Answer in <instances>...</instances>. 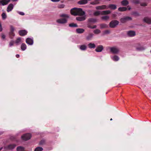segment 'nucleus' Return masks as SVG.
<instances>
[{
  "label": "nucleus",
  "instance_id": "obj_1",
  "mask_svg": "<svg viewBox=\"0 0 151 151\" xmlns=\"http://www.w3.org/2000/svg\"><path fill=\"white\" fill-rule=\"evenodd\" d=\"M71 14L74 16H80L76 18L77 21H82L85 20L86 19V15L85 12L83 11L82 9L80 8H74L70 10Z\"/></svg>",
  "mask_w": 151,
  "mask_h": 151
},
{
  "label": "nucleus",
  "instance_id": "obj_2",
  "mask_svg": "<svg viewBox=\"0 0 151 151\" xmlns=\"http://www.w3.org/2000/svg\"><path fill=\"white\" fill-rule=\"evenodd\" d=\"M31 137V134L29 133L24 134L22 135L21 138L24 141H27L30 139Z\"/></svg>",
  "mask_w": 151,
  "mask_h": 151
},
{
  "label": "nucleus",
  "instance_id": "obj_3",
  "mask_svg": "<svg viewBox=\"0 0 151 151\" xmlns=\"http://www.w3.org/2000/svg\"><path fill=\"white\" fill-rule=\"evenodd\" d=\"M119 23L118 21L114 20L111 21L109 23V26L111 28L115 27Z\"/></svg>",
  "mask_w": 151,
  "mask_h": 151
},
{
  "label": "nucleus",
  "instance_id": "obj_4",
  "mask_svg": "<svg viewBox=\"0 0 151 151\" xmlns=\"http://www.w3.org/2000/svg\"><path fill=\"white\" fill-rule=\"evenodd\" d=\"M16 146V145L14 144L9 145L4 147V149L6 150H12L14 149Z\"/></svg>",
  "mask_w": 151,
  "mask_h": 151
},
{
  "label": "nucleus",
  "instance_id": "obj_5",
  "mask_svg": "<svg viewBox=\"0 0 151 151\" xmlns=\"http://www.w3.org/2000/svg\"><path fill=\"white\" fill-rule=\"evenodd\" d=\"M56 22L60 24H65L67 22V19L65 18H60L57 20Z\"/></svg>",
  "mask_w": 151,
  "mask_h": 151
},
{
  "label": "nucleus",
  "instance_id": "obj_6",
  "mask_svg": "<svg viewBox=\"0 0 151 151\" xmlns=\"http://www.w3.org/2000/svg\"><path fill=\"white\" fill-rule=\"evenodd\" d=\"M110 51L113 54H117L119 52L118 49L115 47H110Z\"/></svg>",
  "mask_w": 151,
  "mask_h": 151
},
{
  "label": "nucleus",
  "instance_id": "obj_7",
  "mask_svg": "<svg viewBox=\"0 0 151 151\" xmlns=\"http://www.w3.org/2000/svg\"><path fill=\"white\" fill-rule=\"evenodd\" d=\"M27 44L29 45H32L33 43V38H27L26 41Z\"/></svg>",
  "mask_w": 151,
  "mask_h": 151
},
{
  "label": "nucleus",
  "instance_id": "obj_8",
  "mask_svg": "<svg viewBox=\"0 0 151 151\" xmlns=\"http://www.w3.org/2000/svg\"><path fill=\"white\" fill-rule=\"evenodd\" d=\"M14 7V5L12 4H10L7 7L6 11L7 12H9L11 11L13 9Z\"/></svg>",
  "mask_w": 151,
  "mask_h": 151
},
{
  "label": "nucleus",
  "instance_id": "obj_9",
  "mask_svg": "<svg viewBox=\"0 0 151 151\" xmlns=\"http://www.w3.org/2000/svg\"><path fill=\"white\" fill-rule=\"evenodd\" d=\"M132 18L130 17H126L124 18H122L121 19V22L122 23H124L127 21L129 20H131Z\"/></svg>",
  "mask_w": 151,
  "mask_h": 151
},
{
  "label": "nucleus",
  "instance_id": "obj_10",
  "mask_svg": "<svg viewBox=\"0 0 151 151\" xmlns=\"http://www.w3.org/2000/svg\"><path fill=\"white\" fill-rule=\"evenodd\" d=\"M109 8L113 10H115L116 9V6L115 4H109L108 6H106V9Z\"/></svg>",
  "mask_w": 151,
  "mask_h": 151
},
{
  "label": "nucleus",
  "instance_id": "obj_11",
  "mask_svg": "<svg viewBox=\"0 0 151 151\" xmlns=\"http://www.w3.org/2000/svg\"><path fill=\"white\" fill-rule=\"evenodd\" d=\"M10 0H1L0 1V4L2 6H4L7 4L10 1Z\"/></svg>",
  "mask_w": 151,
  "mask_h": 151
},
{
  "label": "nucleus",
  "instance_id": "obj_12",
  "mask_svg": "<svg viewBox=\"0 0 151 151\" xmlns=\"http://www.w3.org/2000/svg\"><path fill=\"white\" fill-rule=\"evenodd\" d=\"M104 49L102 45L98 46L95 49V51L97 52H100L102 51Z\"/></svg>",
  "mask_w": 151,
  "mask_h": 151
},
{
  "label": "nucleus",
  "instance_id": "obj_13",
  "mask_svg": "<svg viewBox=\"0 0 151 151\" xmlns=\"http://www.w3.org/2000/svg\"><path fill=\"white\" fill-rule=\"evenodd\" d=\"M96 9L97 10H103L106 9V6L105 5L98 6L96 7Z\"/></svg>",
  "mask_w": 151,
  "mask_h": 151
},
{
  "label": "nucleus",
  "instance_id": "obj_14",
  "mask_svg": "<svg viewBox=\"0 0 151 151\" xmlns=\"http://www.w3.org/2000/svg\"><path fill=\"white\" fill-rule=\"evenodd\" d=\"M19 33L20 35L24 36L27 34V31L25 30H22L19 31Z\"/></svg>",
  "mask_w": 151,
  "mask_h": 151
},
{
  "label": "nucleus",
  "instance_id": "obj_15",
  "mask_svg": "<svg viewBox=\"0 0 151 151\" xmlns=\"http://www.w3.org/2000/svg\"><path fill=\"white\" fill-rule=\"evenodd\" d=\"M127 34L129 37H133L135 35V32L133 31H130L127 32Z\"/></svg>",
  "mask_w": 151,
  "mask_h": 151
},
{
  "label": "nucleus",
  "instance_id": "obj_16",
  "mask_svg": "<svg viewBox=\"0 0 151 151\" xmlns=\"http://www.w3.org/2000/svg\"><path fill=\"white\" fill-rule=\"evenodd\" d=\"M78 47L82 51L86 50L87 48L86 46L85 45H79Z\"/></svg>",
  "mask_w": 151,
  "mask_h": 151
},
{
  "label": "nucleus",
  "instance_id": "obj_17",
  "mask_svg": "<svg viewBox=\"0 0 151 151\" xmlns=\"http://www.w3.org/2000/svg\"><path fill=\"white\" fill-rule=\"evenodd\" d=\"M143 21L144 22L149 24L151 23V18L147 17H145L144 18Z\"/></svg>",
  "mask_w": 151,
  "mask_h": 151
},
{
  "label": "nucleus",
  "instance_id": "obj_18",
  "mask_svg": "<svg viewBox=\"0 0 151 151\" xmlns=\"http://www.w3.org/2000/svg\"><path fill=\"white\" fill-rule=\"evenodd\" d=\"M10 35L13 36H14V34L13 32L14 30V28L12 26H10Z\"/></svg>",
  "mask_w": 151,
  "mask_h": 151
},
{
  "label": "nucleus",
  "instance_id": "obj_19",
  "mask_svg": "<svg viewBox=\"0 0 151 151\" xmlns=\"http://www.w3.org/2000/svg\"><path fill=\"white\" fill-rule=\"evenodd\" d=\"M88 22L89 23H95L97 21V20L96 19L93 18H90L88 19Z\"/></svg>",
  "mask_w": 151,
  "mask_h": 151
},
{
  "label": "nucleus",
  "instance_id": "obj_20",
  "mask_svg": "<svg viewBox=\"0 0 151 151\" xmlns=\"http://www.w3.org/2000/svg\"><path fill=\"white\" fill-rule=\"evenodd\" d=\"M87 3L86 0H81L78 2V4L80 5L85 4Z\"/></svg>",
  "mask_w": 151,
  "mask_h": 151
},
{
  "label": "nucleus",
  "instance_id": "obj_21",
  "mask_svg": "<svg viewBox=\"0 0 151 151\" xmlns=\"http://www.w3.org/2000/svg\"><path fill=\"white\" fill-rule=\"evenodd\" d=\"M16 150L17 151H24L25 148L22 146H19L17 147Z\"/></svg>",
  "mask_w": 151,
  "mask_h": 151
},
{
  "label": "nucleus",
  "instance_id": "obj_22",
  "mask_svg": "<svg viewBox=\"0 0 151 151\" xmlns=\"http://www.w3.org/2000/svg\"><path fill=\"white\" fill-rule=\"evenodd\" d=\"M88 46L89 48L90 49L94 48L96 47V45L94 43H89L88 45Z\"/></svg>",
  "mask_w": 151,
  "mask_h": 151
},
{
  "label": "nucleus",
  "instance_id": "obj_23",
  "mask_svg": "<svg viewBox=\"0 0 151 151\" xmlns=\"http://www.w3.org/2000/svg\"><path fill=\"white\" fill-rule=\"evenodd\" d=\"M60 16L61 17L64 18H63L66 19H67L69 17V16L68 14H61Z\"/></svg>",
  "mask_w": 151,
  "mask_h": 151
},
{
  "label": "nucleus",
  "instance_id": "obj_24",
  "mask_svg": "<svg viewBox=\"0 0 151 151\" xmlns=\"http://www.w3.org/2000/svg\"><path fill=\"white\" fill-rule=\"evenodd\" d=\"M111 13V11L110 10L103 11L101 12V15H106L110 14Z\"/></svg>",
  "mask_w": 151,
  "mask_h": 151
},
{
  "label": "nucleus",
  "instance_id": "obj_25",
  "mask_svg": "<svg viewBox=\"0 0 151 151\" xmlns=\"http://www.w3.org/2000/svg\"><path fill=\"white\" fill-rule=\"evenodd\" d=\"M85 31L84 29L81 28H78L76 29V32L78 33L81 34L83 33Z\"/></svg>",
  "mask_w": 151,
  "mask_h": 151
},
{
  "label": "nucleus",
  "instance_id": "obj_26",
  "mask_svg": "<svg viewBox=\"0 0 151 151\" xmlns=\"http://www.w3.org/2000/svg\"><path fill=\"white\" fill-rule=\"evenodd\" d=\"M93 36V34H90L86 37V39L87 40H91Z\"/></svg>",
  "mask_w": 151,
  "mask_h": 151
},
{
  "label": "nucleus",
  "instance_id": "obj_27",
  "mask_svg": "<svg viewBox=\"0 0 151 151\" xmlns=\"http://www.w3.org/2000/svg\"><path fill=\"white\" fill-rule=\"evenodd\" d=\"M121 3L122 5L126 6L129 4V2L127 0H124L121 2Z\"/></svg>",
  "mask_w": 151,
  "mask_h": 151
},
{
  "label": "nucleus",
  "instance_id": "obj_28",
  "mask_svg": "<svg viewBox=\"0 0 151 151\" xmlns=\"http://www.w3.org/2000/svg\"><path fill=\"white\" fill-rule=\"evenodd\" d=\"M112 59L115 61H118L119 59V57L117 55H115L114 56L111 57Z\"/></svg>",
  "mask_w": 151,
  "mask_h": 151
},
{
  "label": "nucleus",
  "instance_id": "obj_29",
  "mask_svg": "<svg viewBox=\"0 0 151 151\" xmlns=\"http://www.w3.org/2000/svg\"><path fill=\"white\" fill-rule=\"evenodd\" d=\"M21 49L22 50H25L27 48V46L24 43H22L21 47Z\"/></svg>",
  "mask_w": 151,
  "mask_h": 151
},
{
  "label": "nucleus",
  "instance_id": "obj_30",
  "mask_svg": "<svg viewBox=\"0 0 151 151\" xmlns=\"http://www.w3.org/2000/svg\"><path fill=\"white\" fill-rule=\"evenodd\" d=\"M127 8L126 7H120L118 9L119 11L120 12H123L127 10Z\"/></svg>",
  "mask_w": 151,
  "mask_h": 151
},
{
  "label": "nucleus",
  "instance_id": "obj_31",
  "mask_svg": "<svg viewBox=\"0 0 151 151\" xmlns=\"http://www.w3.org/2000/svg\"><path fill=\"white\" fill-rule=\"evenodd\" d=\"M101 12L99 11H97L95 12L93 14L94 16H97L101 14Z\"/></svg>",
  "mask_w": 151,
  "mask_h": 151
},
{
  "label": "nucleus",
  "instance_id": "obj_32",
  "mask_svg": "<svg viewBox=\"0 0 151 151\" xmlns=\"http://www.w3.org/2000/svg\"><path fill=\"white\" fill-rule=\"evenodd\" d=\"M101 29L106 28L108 27V25L105 24H101L100 25Z\"/></svg>",
  "mask_w": 151,
  "mask_h": 151
},
{
  "label": "nucleus",
  "instance_id": "obj_33",
  "mask_svg": "<svg viewBox=\"0 0 151 151\" xmlns=\"http://www.w3.org/2000/svg\"><path fill=\"white\" fill-rule=\"evenodd\" d=\"M21 42V38L20 37H18L16 40L15 43L17 45H18Z\"/></svg>",
  "mask_w": 151,
  "mask_h": 151
},
{
  "label": "nucleus",
  "instance_id": "obj_34",
  "mask_svg": "<svg viewBox=\"0 0 151 151\" xmlns=\"http://www.w3.org/2000/svg\"><path fill=\"white\" fill-rule=\"evenodd\" d=\"M109 17L108 16H103L101 17V19L104 20H107L109 19Z\"/></svg>",
  "mask_w": 151,
  "mask_h": 151
},
{
  "label": "nucleus",
  "instance_id": "obj_35",
  "mask_svg": "<svg viewBox=\"0 0 151 151\" xmlns=\"http://www.w3.org/2000/svg\"><path fill=\"white\" fill-rule=\"evenodd\" d=\"M69 27H78V25L76 24L72 23L69 24Z\"/></svg>",
  "mask_w": 151,
  "mask_h": 151
},
{
  "label": "nucleus",
  "instance_id": "obj_36",
  "mask_svg": "<svg viewBox=\"0 0 151 151\" xmlns=\"http://www.w3.org/2000/svg\"><path fill=\"white\" fill-rule=\"evenodd\" d=\"M43 150V149L42 147H38L35 149L34 151H42Z\"/></svg>",
  "mask_w": 151,
  "mask_h": 151
},
{
  "label": "nucleus",
  "instance_id": "obj_37",
  "mask_svg": "<svg viewBox=\"0 0 151 151\" xmlns=\"http://www.w3.org/2000/svg\"><path fill=\"white\" fill-rule=\"evenodd\" d=\"M145 48L143 47H138L137 48V50L138 51H142L145 50Z\"/></svg>",
  "mask_w": 151,
  "mask_h": 151
},
{
  "label": "nucleus",
  "instance_id": "obj_38",
  "mask_svg": "<svg viewBox=\"0 0 151 151\" xmlns=\"http://www.w3.org/2000/svg\"><path fill=\"white\" fill-rule=\"evenodd\" d=\"M93 32L95 34H98L101 32V31L98 29H96L93 31Z\"/></svg>",
  "mask_w": 151,
  "mask_h": 151
},
{
  "label": "nucleus",
  "instance_id": "obj_39",
  "mask_svg": "<svg viewBox=\"0 0 151 151\" xmlns=\"http://www.w3.org/2000/svg\"><path fill=\"white\" fill-rule=\"evenodd\" d=\"M2 18L3 19H5L6 18V15L5 13L3 12L1 15Z\"/></svg>",
  "mask_w": 151,
  "mask_h": 151
},
{
  "label": "nucleus",
  "instance_id": "obj_40",
  "mask_svg": "<svg viewBox=\"0 0 151 151\" xmlns=\"http://www.w3.org/2000/svg\"><path fill=\"white\" fill-rule=\"evenodd\" d=\"M65 5L63 4H61L58 5V7L59 8H63L64 7Z\"/></svg>",
  "mask_w": 151,
  "mask_h": 151
},
{
  "label": "nucleus",
  "instance_id": "obj_41",
  "mask_svg": "<svg viewBox=\"0 0 151 151\" xmlns=\"http://www.w3.org/2000/svg\"><path fill=\"white\" fill-rule=\"evenodd\" d=\"M99 4V2L97 1H94L91 2L90 3V4L92 5H96L98 4Z\"/></svg>",
  "mask_w": 151,
  "mask_h": 151
},
{
  "label": "nucleus",
  "instance_id": "obj_42",
  "mask_svg": "<svg viewBox=\"0 0 151 151\" xmlns=\"http://www.w3.org/2000/svg\"><path fill=\"white\" fill-rule=\"evenodd\" d=\"M110 32L109 30H106L103 32L104 35H106L109 34Z\"/></svg>",
  "mask_w": 151,
  "mask_h": 151
},
{
  "label": "nucleus",
  "instance_id": "obj_43",
  "mask_svg": "<svg viewBox=\"0 0 151 151\" xmlns=\"http://www.w3.org/2000/svg\"><path fill=\"white\" fill-rule=\"evenodd\" d=\"M132 3L136 4H138L139 3V1L138 0H133Z\"/></svg>",
  "mask_w": 151,
  "mask_h": 151
},
{
  "label": "nucleus",
  "instance_id": "obj_44",
  "mask_svg": "<svg viewBox=\"0 0 151 151\" xmlns=\"http://www.w3.org/2000/svg\"><path fill=\"white\" fill-rule=\"evenodd\" d=\"M17 12L19 14L23 16L25 14L23 12L17 11Z\"/></svg>",
  "mask_w": 151,
  "mask_h": 151
},
{
  "label": "nucleus",
  "instance_id": "obj_45",
  "mask_svg": "<svg viewBox=\"0 0 151 151\" xmlns=\"http://www.w3.org/2000/svg\"><path fill=\"white\" fill-rule=\"evenodd\" d=\"M14 41H11L9 43V47H11V46H12L14 45Z\"/></svg>",
  "mask_w": 151,
  "mask_h": 151
},
{
  "label": "nucleus",
  "instance_id": "obj_46",
  "mask_svg": "<svg viewBox=\"0 0 151 151\" xmlns=\"http://www.w3.org/2000/svg\"><path fill=\"white\" fill-rule=\"evenodd\" d=\"M45 143V141L44 140H42L39 143L40 145H42Z\"/></svg>",
  "mask_w": 151,
  "mask_h": 151
},
{
  "label": "nucleus",
  "instance_id": "obj_47",
  "mask_svg": "<svg viewBox=\"0 0 151 151\" xmlns=\"http://www.w3.org/2000/svg\"><path fill=\"white\" fill-rule=\"evenodd\" d=\"M133 14L136 16H139V14L137 12H134L133 13Z\"/></svg>",
  "mask_w": 151,
  "mask_h": 151
},
{
  "label": "nucleus",
  "instance_id": "obj_48",
  "mask_svg": "<svg viewBox=\"0 0 151 151\" xmlns=\"http://www.w3.org/2000/svg\"><path fill=\"white\" fill-rule=\"evenodd\" d=\"M141 5L142 6H146L147 5V4L145 3H142L141 4Z\"/></svg>",
  "mask_w": 151,
  "mask_h": 151
},
{
  "label": "nucleus",
  "instance_id": "obj_49",
  "mask_svg": "<svg viewBox=\"0 0 151 151\" xmlns=\"http://www.w3.org/2000/svg\"><path fill=\"white\" fill-rule=\"evenodd\" d=\"M53 2H57L59 1L60 0H51Z\"/></svg>",
  "mask_w": 151,
  "mask_h": 151
},
{
  "label": "nucleus",
  "instance_id": "obj_50",
  "mask_svg": "<svg viewBox=\"0 0 151 151\" xmlns=\"http://www.w3.org/2000/svg\"><path fill=\"white\" fill-rule=\"evenodd\" d=\"M87 27H88L89 28L92 29V26H91V25H90L89 24H88Z\"/></svg>",
  "mask_w": 151,
  "mask_h": 151
},
{
  "label": "nucleus",
  "instance_id": "obj_51",
  "mask_svg": "<svg viewBox=\"0 0 151 151\" xmlns=\"http://www.w3.org/2000/svg\"><path fill=\"white\" fill-rule=\"evenodd\" d=\"M5 37H6V36H5V35H2V38L3 39H5Z\"/></svg>",
  "mask_w": 151,
  "mask_h": 151
},
{
  "label": "nucleus",
  "instance_id": "obj_52",
  "mask_svg": "<svg viewBox=\"0 0 151 151\" xmlns=\"http://www.w3.org/2000/svg\"><path fill=\"white\" fill-rule=\"evenodd\" d=\"M96 25H94L93 26H92V29H94L96 28Z\"/></svg>",
  "mask_w": 151,
  "mask_h": 151
},
{
  "label": "nucleus",
  "instance_id": "obj_53",
  "mask_svg": "<svg viewBox=\"0 0 151 151\" xmlns=\"http://www.w3.org/2000/svg\"><path fill=\"white\" fill-rule=\"evenodd\" d=\"M16 57L17 58H18L19 57V55L18 54H17L16 55Z\"/></svg>",
  "mask_w": 151,
  "mask_h": 151
},
{
  "label": "nucleus",
  "instance_id": "obj_54",
  "mask_svg": "<svg viewBox=\"0 0 151 151\" xmlns=\"http://www.w3.org/2000/svg\"><path fill=\"white\" fill-rule=\"evenodd\" d=\"M127 7L128 8V9L129 10H130L131 9V7L129 6H128Z\"/></svg>",
  "mask_w": 151,
  "mask_h": 151
},
{
  "label": "nucleus",
  "instance_id": "obj_55",
  "mask_svg": "<svg viewBox=\"0 0 151 151\" xmlns=\"http://www.w3.org/2000/svg\"><path fill=\"white\" fill-rule=\"evenodd\" d=\"M12 1L14 2V1H18V0H11Z\"/></svg>",
  "mask_w": 151,
  "mask_h": 151
},
{
  "label": "nucleus",
  "instance_id": "obj_56",
  "mask_svg": "<svg viewBox=\"0 0 151 151\" xmlns=\"http://www.w3.org/2000/svg\"><path fill=\"white\" fill-rule=\"evenodd\" d=\"M2 147H1L0 148V151H1L2 149Z\"/></svg>",
  "mask_w": 151,
  "mask_h": 151
},
{
  "label": "nucleus",
  "instance_id": "obj_57",
  "mask_svg": "<svg viewBox=\"0 0 151 151\" xmlns=\"http://www.w3.org/2000/svg\"><path fill=\"white\" fill-rule=\"evenodd\" d=\"M86 1L87 2H88V1H91V0H86Z\"/></svg>",
  "mask_w": 151,
  "mask_h": 151
},
{
  "label": "nucleus",
  "instance_id": "obj_58",
  "mask_svg": "<svg viewBox=\"0 0 151 151\" xmlns=\"http://www.w3.org/2000/svg\"><path fill=\"white\" fill-rule=\"evenodd\" d=\"M112 120V118H111V119H110V120H111V121Z\"/></svg>",
  "mask_w": 151,
  "mask_h": 151
},
{
  "label": "nucleus",
  "instance_id": "obj_59",
  "mask_svg": "<svg viewBox=\"0 0 151 151\" xmlns=\"http://www.w3.org/2000/svg\"><path fill=\"white\" fill-rule=\"evenodd\" d=\"M89 12H91V10H89Z\"/></svg>",
  "mask_w": 151,
  "mask_h": 151
}]
</instances>
